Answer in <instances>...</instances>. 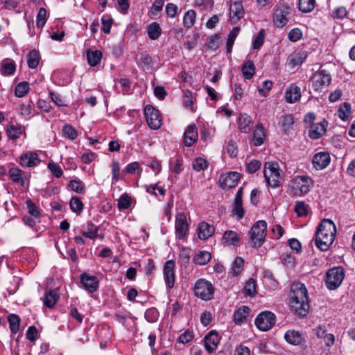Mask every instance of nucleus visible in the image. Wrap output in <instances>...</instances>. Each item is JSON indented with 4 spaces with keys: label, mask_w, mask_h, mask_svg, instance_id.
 Instances as JSON below:
<instances>
[{
    "label": "nucleus",
    "mask_w": 355,
    "mask_h": 355,
    "mask_svg": "<svg viewBox=\"0 0 355 355\" xmlns=\"http://www.w3.org/2000/svg\"><path fill=\"white\" fill-rule=\"evenodd\" d=\"M98 228L92 223H87L85 230L83 232V234L91 239H95L98 236Z\"/></svg>",
    "instance_id": "nucleus-39"
},
{
    "label": "nucleus",
    "mask_w": 355,
    "mask_h": 355,
    "mask_svg": "<svg viewBox=\"0 0 355 355\" xmlns=\"http://www.w3.org/2000/svg\"><path fill=\"white\" fill-rule=\"evenodd\" d=\"M272 86V82L270 80H265L259 87L258 90L263 96H266Z\"/></svg>",
    "instance_id": "nucleus-62"
},
{
    "label": "nucleus",
    "mask_w": 355,
    "mask_h": 355,
    "mask_svg": "<svg viewBox=\"0 0 355 355\" xmlns=\"http://www.w3.org/2000/svg\"><path fill=\"white\" fill-rule=\"evenodd\" d=\"M69 205L72 211L76 214H80L83 209V204L78 197L71 198Z\"/></svg>",
    "instance_id": "nucleus-48"
},
{
    "label": "nucleus",
    "mask_w": 355,
    "mask_h": 355,
    "mask_svg": "<svg viewBox=\"0 0 355 355\" xmlns=\"http://www.w3.org/2000/svg\"><path fill=\"white\" fill-rule=\"evenodd\" d=\"M313 88L315 91H321L329 86L331 82V76L325 70L321 69L315 73L312 77Z\"/></svg>",
    "instance_id": "nucleus-10"
},
{
    "label": "nucleus",
    "mask_w": 355,
    "mask_h": 355,
    "mask_svg": "<svg viewBox=\"0 0 355 355\" xmlns=\"http://www.w3.org/2000/svg\"><path fill=\"white\" fill-rule=\"evenodd\" d=\"M336 227L332 220L324 219L315 233V245L322 251L327 250L334 243Z\"/></svg>",
    "instance_id": "nucleus-2"
},
{
    "label": "nucleus",
    "mask_w": 355,
    "mask_h": 355,
    "mask_svg": "<svg viewBox=\"0 0 355 355\" xmlns=\"http://www.w3.org/2000/svg\"><path fill=\"white\" fill-rule=\"evenodd\" d=\"M193 291L196 296L207 301L213 297L214 288L210 282L205 279H200L196 282Z\"/></svg>",
    "instance_id": "nucleus-7"
},
{
    "label": "nucleus",
    "mask_w": 355,
    "mask_h": 355,
    "mask_svg": "<svg viewBox=\"0 0 355 355\" xmlns=\"http://www.w3.org/2000/svg\"><path fill=\"white\" fill-rule=\"evenodd\" d=\"M315 6V0H300L299 9L305 13L311 12Z\"/></svg>",
    "instance_id": "nucleus-43"
},
{
    "label": "nucleus",
    "mask_w": 355,
    "mask_h": 355,
    "mask_svg": "<svg viewBox=\"0 0 355 355\" xmlns=\"http://www.w3.org/2000/svg\"><path fill=\"white\" fill-rule=\"evenodd\" d=\"M211 259V254L207 251H201L198 253L193 259V261L198 265L203 266L207 263Z\"/></svg>",
    "instance_id": "nucleus-40"
},
{
    "label": "nucleus",
    "mask_w": 355,
    "mask_h": 355,
    "mask_svg": "<svg viewBox=\"0 0 355 355\" xmlns=\"http://www.w3.org/2000/svg\"><path fill=\"white\" fill-rule=\"evenodd\" d=\"M207 48L213 51H216L220 46V38L217 35L207 38Z\"/></svg>",
    "instance_id": "nucleus-57"
},
{
    "label": "nucleus",
    "mask_w": 355,
    "mask_h": 355,
    "mask_svg": "<svg viewBox=\"0 0 355 355\" xmlns=\"http://www.w3.org/2000/svg\"><path fill=\"white\" fill-rule=\"evenodd\" d=\"M239 31H240V28L237 27V26L234 27L230 31V33L228 35V38H227V44H226L227 53L232 52V46L234 45L235 39L237 37V35H239Z\"/></svg>",
    "instance_id": "nucleus-44"
},
{
    "label": "nucleus",
    "mask_w": 355,
    "mask_h": 355,
    "mask_svg": "<svg viewBox=\"0 0 355 355\" xmlns=\"http://www.w3.org/2000/svg\"><path fill=\"white\" fill-rule=\"evenodd\" d=\"M252 118L245 113L241 114L238 120L240 130L243 133H248L252 129Z\"/></svg>",
    "instance_id": "nucleus-26"
},
{
    "label": "nucleus",
    "mask_w": 355,
    "mask_h": 355,
    "mask_svg": "<svg viewBox=\"0 0 355 355\" xmlns=\"http://www.w3.org/2000/svg\"><path fill=\"white\" fill-rule=\"evenodd\" d=\"M302 37V32L300 28H295L291 30L288 34V40L291 42H297Z\"/></svg>",
    "instance_id": "nucleus-58"
},
{
    "label": "nucleus",
    "mask_w": 355,
    "mask_h": 355,
    "mask_svg": "<svg viewBox=\"0 0 355 355\" xmlns=\"http://www.w3.org/2000/svg\"><path fill=\"white\" fill-rule=\"evenodd\" d=\"M8 175L14 182L24 185L25 175L21 170L17 167L11 168L8 171Z\"/></svg>",
    "instance_id": "nucleus-31"
},
{
    "label": "nucleus",
    "mask_w": 355,
    "mask_h": 355,
    "mask_svg": "<svg viewBox=\"0 0 355 355\" xmlns=\"http://www.w3.org/2000/svg\"><path fill=\"white\" fill-rule=\"evenodd\" d=\"M130 200L131 198L130 196L127 194H123L118 200V208L121 210L128 209L130 206Z\"/></svg>",
    "instance_id": "nucleus-51"
},
{
    "label": "nucleus",
    "mask_w": 355,
    "mask_h": 355,
    "mask_svg": "<svg viewBox=\"0 0 355 355\" xmlns=\"http://www.w3.org/2000/svg\"><path fill=\"white\" fill-rule=\"evenodd\" d=\"M351 115V105L348 103H342L338 110V116L343 121H347Z\"/></svg>",
    "instance_id": "nucleus-37"
},
{
    "label": "nucleus",
    "mask_w": 355,
    "mask_h": 355,
    "mask_svg": "<svg viewBox=\"0 0 355 355\" xmlns=\"http://www.w3.org/2000/svg\"><path fill=\"white\" fill-rule=\"evenodd\" d=\"M8 320L9 322V326L10 331L13 334H16L19 329V324H20V319L18 317V315L15 314H10L8 317Z\"/></svg>",
    "instance_id": "nucleus-46"
},
{
    "label": "nucleus",
    "mask_w": 355,
    "mask_h": 355,
    "mask_svg": "<svg viewBox=\"0 0 355 355\" xmlns=\"http://www.w3.org/2000/svg\"><path fill=\"white\" fill-rule=\"evenodd\" d=\"M345 272L342 267L329 269L326 273L325 285L329 290L336 289L343 281Z\"/></svg>",
    "instance_id": "nucleus-6"
},
{
    "label": "nucleus",
    "mask_w": 355,
    "mask_h": 355,
    "mask_svg": "<svg viewBox=\"0 0 355 355\" xmlns=\"http://www.w3.org/2000/svg\"><path fill=\"white\" fill-rule=\"evenodd\" d=\"M307 58L305 51H295L288 58V64L293 68L301 65Z\"/></svg>",
    "instance_id": "nucleus-27"
},
{
    "label": "nucleus",
    "mask_w": 355,
    "mask_h": 355,
    "mask_svg": "<svg viewBox=\"0 0 355 355\" xmlns=\"http://www.w3.org/2000/svg\"><path fill=\"white\" fill-rule=\"evenodd\" d=\"M40 162L38 155L33 152H28L20 157V164L26 167H32Z\"/></svg>",
    "instance_id": "nucleus-21"
},
{
    "label": "nucleus",
    "mask_w": 355,
    "mask_h": 355,
    "mask_svg": "<svg viewBox=\"0 0 355 355\" xmlns=\"http://www.w3.org/2000/svg\"><path fill=\"white\" fill-rule=\"evenodd\" d=\"M294 120L291 114L284 115L282 119V127L284 132H288L291 128Z\"/></svg>",
    "instance_id": "nucleus-54"
},
{
    "label": "nucleus",
    "mask_w": 355,
    "mask_h": 355,
    "mask_svg": "<svg viewBox=\"0 0 355 355\" xmlns=\"http://www.w3.org/2000/svg\"><path fill=\"white\" fill-rule=\"evenodd\" d=\"M40 62V53L36 50L30 51L28 58V65L31 69H35L37 67Z\"/></svg>",
    "instance_id": "nucleus-45"
},
{
    "label": "nucleus",
    "mask_w": 355,
    "mask_h": 355,
    "mask_svg": "<svg viewBox=\"0 0 355 355\" xmlns=\"http://www.w3.org/2000/svg\"><path fill=\"white\" fill-rule=\"evenodd\" d=\"M256 284L253 279H250L244 287V293L248 296H252L256 293Z\"/></svg>",
    "instance_id": "nucleus-50"
},
{
    "label": "nucleus",
    "mask_w": 355,
    "mask_h": 355,
    "mask_svg": "<svg viewBox=\"0 0 355 355\" xmlns=\"http://www.w3.org/2000/svg\"><path fill=\"white\" fill-rule=\"evenodd\" d=\"M331 161L330 155L327 152H320L316 153L312 159L313 167L316 170H322L327 168Z\"/></svg>",
    "instance_id": "nucleus-16"
},
{
    "label": "nucleus",
    "mask_w": 355,
    "mask_h": 355,
    "mask_svg": "<svg viewBox=\"0 0 355 355\" xmlns=\"http://www.w3.org/2000/svg\"><path fill=\"white\" fill-rule=\"evenodd\" d=\"M175 228L176 237L179 239H184L189 230L187 216L184 213L180 212L176 215Z\"/></svg>",
    "instance_id": "nucleus-13"
},
{
    "label": "nucleus",
    "mask_w": 355,
    "mask_h": 355,
    "mask_svg": "<svg viewBox=\"0 0 355 355\" xmlns=\"http://www.w3.org/2000/svg\"><path fill=\"white\" fill-rule=\"evenodd\" d=\"M46 21V10L44 8H40L37 19H36V24L38 28H42Z\"/></svg>",
    "instance_id": "nucleus-49"
},
{
    "label": "nucleus",
    "mask_w": 355,
    "mask_h": 355,
    "mask_svg": "<svg viewBox=\"0 0 355 355\" xmlns=\"http://www.w3.org/2000/svg\"><path fill=\"white\" fill-rule=\"evenodd\" d=\"M290 306L292 311L301 317H304L308 313L309 302L307 290L304 284L295 282L291 285Z\"/></svg>",
    "instance_id": "nucleus-1"
},
{
    "label": "nucleus",
    "mask_w": 355,
    "mask_h": 355,
    "mask_svg": "<svg viewBox=\"0 0 355 355\" xmlns=\"http://www.w3.org/2000/svg\"><path fill=\"white\" fill-rule=\"evenodd\" d=\"M255 73V67L254 63L248 60L244 63L242 67V73L246 79H251Z\"/></svg>",
    "instance_id": "nucleus-38"
},
{
    "label": "nucleus",
    "mask_w": 355,
    "mask_h": 355,
    "mask_svg": "<svg viewBox=\"0 0 355 355\" xmlns=\"http://www.w3.org/2000/svg\"><path fill=\"white\" fill-rule=\"evenodd\" d=\"M240 238L237 233L233 230L225 231L222 237V242L224 245L227 246H238Z\"/></svg>",
    "instance_id": "nucleus-25"
},
{
    "label": "nucleus",
    "mask_w": 355,
    "mask_h": 355,
    "mask_svg": "<svg viewBox=\"0 0 355 355\" xmlns=\"http://www.w3.org/2000/svg\"><path fill=\"white\" fill-rule=\"evenodd\" d=\"M264 36V31L261 30L252 42V46L254 49H259L261 48L263 44Z\"/></svg>",
    "instance_id": "nucleus-61"
},
{
    "label": "nucleus",
    "mask_w": 355,
    "mask_h": 355,
    "mask_svg": "<svg viewBox=\"0 0 355 355\" xmlns=\"http://www.w3.org/2000/svg\"><path fill=\"white\" fill-rule=\"evenodd\" d=\"M227 153L231 157H235L238 154V148L236 144L233 140H230L226 146Z\"/></svg>",
    "instance_id": "nucleus-60"
},
{
    "label": "nucleus",
    "mask_w": 355,
    "mask_h": 355,
    "mask_svg": "<svg viewBox=\"0 0 355 355\" xmlns=\"http://www.w3.org/2000/svg\"><path fill=\"white\" fill-rule=\"evenodd\" d=\"M49 96L52 100V101L58 106H67V104L64 103V101L62 99V96L56 94L53 92H51L49 93Z\"/></svg>",
    "instance_id": "nucleus-63"
},
{
    "label": "nucleus",
    "mask_w": 355,
    "mask_h": 355,
    "mask_svg": "<svg viewBox=\"0 0 355 355\" xmlns=\"http://www.w3.org/2000/svg\"><path fill=\"white\" fill-rule=\"evenodd\" d=\"M244 265V259L242 257H237L232 263L229 272L232 276L239 275L243 270Z\"/></svg>",
    "instance_id": "nucleus-32"
},
{
    "label": "nucleus",
    "mask_w": 355,
    "mask_h": 355,
    "mask_svg": "<svg viewBox=\"0 0 355 355\" xmlns=\"http://www.w3.org/2000/svg\"><path fill=\"white\" fill-rule=\"evenodd\" d=\"M250 308L243 306L239 308L234 313V321L236 324L243 323L248 317L250 313Z\"/></svg>",
    "instance_id": "nucleus-30"
},
{
    "label": "nucleus",
    "mask_w": 355,
    "mask_h": 355,
    "mask_svg": "<svg viewBox=\"0 0 355 355\" xmlns=\"http://www.w3.org/2000/svg\"><path fill=\"white\" fill-rule=\"evenodd\" d=\"M267 223L265 220H259L252 227L250 232V241L254 248L262 245L266 235Z\"/></svg>",
    "instance_id": "nucleus-5"
},
{
    "label": "nucleus",
    "mask_w": 355,
    "mask_h": 355,
    "mask_svg": "<svg viewBox=\"0 0 355 355\" xmlns=\"http://www.w3.org/2000/svg\"><path fill=\"white\" fill-rule=\"evenodd\" d=\"M6 134L9 139L15 140L22 134L21 127L13 123H10L6 129Z\"/></svg>",
    "instance_id": "nucleus-35"
},
{
    "label": "nucleus",
    "mask_w": 355,
    "mask_h": 355,
    "mask_svg": "<svg viewBox=\"0 0 355 355\" xmlns=\"http://www.w3.org/2000/svg\"><path fill=\"white\" fill-rule=\"evenodd\" d=\"M301 97V89L295 85H291L286 88L285 92V98L286 102L293 103L298 101Z\"/></svg>",
    "instance_id": "nucleus-23"
},
{
    "label": "nucleus",
    "mask_w": 355,
    "mask_h": 355,
    "mask_svg": "<svg viewBox=\"0 0 355 355\" xmlns=\"http://www.w3.org/2000/svg\"><path fill=\"white\" fill-rule=\"evenodd\" d=\"M102 53L100 51H88L87 53V62L91 67L98 64L102 58Z\"/></svg>",
    "instance_id": "nucleus-34"
},
{
    "label": "nucleus",
    "mask_w": 355,
    "mask_h": 355,
    "mask_svg": "<svg viewBox=\"0 0 355 355\" xmlns=\"http://www.w3.org/2000/svg\"><path fill=\"white\" fill-rule=\"evenodd\" d=\"M261 162L257 159H252L246 164V171L249 173H254L261 168Z\"/></svg>",
    "instance_id": "nucleus-56"
},
{
    "label": "nucleus",
    "mask_w": 355,
    "mask_h": 355,
    "mask_svg": "<svg viewBox=\"0 0 355 355\" xmlns=\"http://www.w3.org/2000/svg\"><path fill=\"white\" fill-rule=\"evenodd\" d=\"M315 119V114L313 113H309L305 116L304 120L311 123L309 130V136L313 139H317L322 136L326 132L327 121L323 120L320 123H313Z\"/></svg>",
    "instance_id": "nucleus-8"
},
{
    "label": "nucleus",
    "mask_w": 355,
    "mask_h": 355,
    "mask_svg": "<svg viewBox=\"0 0 355 355\" xmlns=\"http://www.w3.org/2000/svg\"><path fill=\"white\" fill-rule=\"evenodd\" d=\"M112 174V182L116 183L119 179L120 175V166L119 163L117 160H113L111 164Z\"/></svg>",
    "instance_id": "nucleus-52"
},
{
    "label": "nucleus",
    "mask_w": 355,
    "mask_h": 355,
    "mask_svg": "<svg viewBox=\"0 0 355 355\" xmlns=\"http://www.w3.org/2000/svg\"><path fill=\"white\" fill-rule=\"evenodd\" d=\"M30 89L29 84L27 82H21L15 87V95L17 97H24L27 94Z\"/></svg>",
    "instance_id": "nucleus-47"
},
{
    "label": "nucleus",
    "mask_w": 355,
    "mask_h": 355,
    "mask_svg": "<svg viewBox=\"0 0 355 355\" xmlns=\"http://www.w3.org/2000/svg\"><path fill=\"white\" fill-rule=\"evenodd\" d=\"M16 70L15 62L9 58L4 59L1 62L0 73L3 76H11Z\"/></svg>",
    "instance_id": "nucleus-28"
},
{
    "label": "nucleus",
    "mask_w": 355,
    "mask_h": 355,
    "mask_svg": "<svg viewBox=\"0 0 355 355\" xmlns=\"http://www.w3.org/2000/svg\"><path fill=\"white\" fill-rule=\"evenodd\" d=\"M240 179V174L237 172H230L222 175L219 179L220 187L224 189L234 187Z\"/></svg>",
    "instance_id": "nucleus-14"
},
{
    "label": "nucleus",
    "mask_w": 355,
    "mask_h": 355,
    "mask_svg": "<svg viewBox=\"0 0 355 355\" xmlns=\"http://www.w3.org/2000/svg\"><path fill=\"white\" fill-rule=\"evenodd\" d=\"M347 11L345 7H338L336 8L333 12V17L337 19H344L347 17Z\"/></svg>",
    "instance_id": "nucleus-64"
},
{
    "label": "nucleus",
    "mask_w": 355,
    "mask_h": 355,
    "mask_svg": "<svg viewBox=\"0 0 355 355\" xmlns=\"http://www.w3.org/2000/svg\"><path fill=\"white\" fill-rule=\"evenodd\" d=\"M60 298V295L55 290H49L45 292L43 297V302L48 308H52Z\"/></svg>",
    "instance_id": "nucleus-29"
},
{
    "label": "nucleus",
    "mask_w": 355,
    "mask_h": 355,
    "mask_svg": "<svg viewBox=\"0 0 355 355\" xmlns=\"http://www.w3.org/2000/svg\"><path fill=\"white\" fill-rule=\"evenodd\" d=\"M264 178L269 186L277 188L280 186L282 179V170L276 162H268L264 165Z\"/></svg>",
    "instance_id": "nucleus-4"
},
{
    "label": "nucleus",
    "mask_w": 355,
    "mask_h": 355,
    "mask_svg": "<svg viewBox=\"0 0 355 355\" xmlns=\"http://www.w3.org/2000/svg\"><path fill=\"white\" fill-rule=\"evenodd\" d=\"M214 226L203 221L199 223L197 232L200 239L206 240L214 234Z\"/></svg>",
    "instance_id": "nucleus-24"
},
{
    "label": "nucleus",
    "mask_w": 355,
    "mask_h": 355,
    "mask_svg": "<svg viewBox=\"0 0 355 355\" xmlns=\"http://www.w3.org/2000/svg\"><path fill=\"white\" fill-rule=\"evenodd\" d=\"M265 139V132L261 125H257L253 131V142L257 146H261Z\"/></svg>",
    "instance_id": "nucleus-33"
},
{
    "label": "nucleus",
    "mask_w": 355,
    "mask_h": 355,
    "mask_svg": "<svg viewBox=\"0 0 355 355\" xmlns=\"http://www.w3.org/2000/svg\"><path fill=\"white\" fill-rule=\"evenodd\" d=\"M207 166V162L201 157L196 158L193 162V168L196 171H203Z\"/></svg>",
    "instance_id": "nucleus-55"
},
{
    "label": "nucleus",
    "mask_w": 355,
    "mask_h": 355,
    "mask_svg": "<svg viewBox=\"0 0 355 355\" xmlns=\"http://www.w3.org/2000/svg\"><path fill=\"white\" fill-rule=\"evenodd\" d=\"M308 205L304 201L297 202L295 207V211L300 217L307 214Z\"/></svg>",
    "instance_id": "nucleus-53"
},
{
    "label": "nucleus",
    "mask_w": 355,
    "mask_h": 355,
    "mask_svg": "<svg viewBox=\"0 0 355 355\" xmlns=\"http://www.w3.org/2000/svg\"><path fill=\"white\" fill-rule=\"evenodd\" d=\"M275 315L268 311L260 313L255 319V324L257 327L263 331L270 329L275 324Z\"/></svg>",
    "instance_id": "nucleus-9"
},
{
    "label": "nucleus",
    "mask_w": 355,
    "mask_h": 355,
    "mask_svg": "<svg viewBox=\"0 0 355 355\" xmlns=\"http://www.w3.org/2000/svg\"><path fill=\"white\" fill-rule=\"evenodd\" d=\"M147 32L148 37L153 40H157L161 35V28L157 22H153L148 26Z\"/></svg>",
    "instance_id": "nucleus-36"
},
{
    "label": "nucleus",
    "mask_w": 355,
    "mask_h": 355,
    "mask_svg": "<svg viewBox=\"0 0 355 355\" xmlns=\"http://www.w3.org/2000/svg\"><path fill=\"white\" fill-rule=\"evenodd\" d=\"M244 15V8L241 2L236 1L230 6V19L232 24H236Z\"/></svg>",
    "instance_id": "nucleus-17"
},
{
    "label": "nucleus",
    "mask_w": 355,
    "mask_h": 355,
    "mask_svg": "<svg viewBox=\"0 0 355 355\" xmlns=\"http://www.w3.org/2000/svg\"><path fill=\"white\" fill-rule=\"evenodd\" d=\"M233 211L238 219H241L243 217L244 210L243 208L242 201L234 200Z\"/></svg>",
    "instance_id": "nucleus-59"
},
{
    "label": "nucleus",
    "mask_w": 355,
    "mask_h": 355,
    "mask_svg": "<svg viewBox=\"0 0 355 355\" xmlns=\"http://www.w3.org/2000/svg\"><path fill=\"white\" fill-rule=\"evenodd\" d=\"M313 187L312 178L308 175H296L293 177L289 189L295 196L302 197L307 194Z\"/></svg>",
    "instance_id": "nucleus-3"
},
{
    "label": "nucleus",
    "mask_w": 355,
    "mask_h": 355,
    "mask_svg": "<svg viewBox=\"0 0 355 355\" xmlns=\"http://www.w3.org/2000/svg\"><path fill=\"white\" fill-rule=\"evenodd\" d=\"M196 12L193 10H189L186 12L183 17V24L187 28H191L196 21Z\"/></svg>",
    "instance_id": "nucleus-41"
},
{
    "label": "nucleus",
    "mask_w": 355,
    "mask_h": 355,
    "mask_svg": "<svg viewBox=\"0 0 355 355\" xmlns=\"http://www.w3.org/2000/svg\"><path fill=\"white\" fill-rule=\"evenodd\" d=\"M285 340L293 345H300L305 342L302 334L298 331L288 330L284 334Z\"/></svg>",
    "instance_id": "nucleus-22"
},
{
    "label": "nucleus",
    "mask_w": 355,
    "mask_h": 355,
    "mask_svg": "<svg viewBox=\"0 0 355 355\" xmlns=\"http://www.w3.org/2000/svg\"><path fill=\"white\" fill-rule=\"evenodd\" d=\"M220 338L217 332L211 331L205 338V347L209 353L213 352L218 347Z\"/></svg>",
    "instance_id": "nucleus-20"
},
{
    "label": "nucleus",
    "mask_w": 355,
    "mask_h": 355,
    "mask_svg": "<svg viewBox=\"0 0 355 355\" xmlns=\"http://www.w3.org/2000/svg\"><path fill=\"white\" fill-rule=\"evenodd\" d=\"M291 12V8L285 3L278 5L273 17V22L278 28H282L288 22V16Z\"/></svg>",
    "instance_id": "nucleus-12"
},
{
    "label": "nucleus",
    "mask_w": 355,
    "mask_h": 355,
    "mask_svg": "<svg viewBox=\"0 0 355 355\" xmlns=\"http://www.w3.org/2000/svg\"><path fill=\"white\" fill-rule=\"evenodd\" d=\"M63 136L70 140H74L78 137L76 129L69 124H66L62 127Z\"/></svg>",
    "instance_id": "nucleus-42"
},
{
    "label": "nucleus",
    "mask_w": 355,
    "mask_h": 355,
    "mask_svg": "<svg viewBox=\"0 0 355 355\" xmlns=\"http://www.w3.org/2000/svg\"><path fill=\"white\" fill-rule=\"evenodd\" d=\"M164 276L166 286L172 288L175 284V263L173 260L167 261L164 266Z\"/></svg>",
    "instance_id": "nucleus-15"
},
{
    "label": "nucleus",
    "mask_w": 355,
    "mask_h": 355,
    "mask_svg": "<svg viewBox=\"0 0 355 355\" xmlns=\"http://www.w3.org/2000/svg\"><path fill=\"white\" fill-rule=\"evenodd\" d=\"M198 139V131L196 125L190 124L187 126L184 134V144L186 146H192Z\"/></svg>",
    "instance_id": "nucleus-18"
},
{
    "label": "nucleus",
    "mask_w": 355,
    "mask_h": 355,
    "mask_svg": "<svg viewBox=\"0 0 355 355\" xmlns=\"http://www.w3.org/2000/svg\"><path fill=\"white\" fill-rule=\"evenodd\" d=\"M144 112L148 126L151 129H159L162 125V119L159 110L148 105L146 106Z\"/></svg>",
    "instance_id": "nucleus-11"
},
{
    "label": "nucleus",
    "mask_w": 355,
    "mask_h": 355,
    "mask_svg": "<svg viewBox=\"0 0 355 355\" xmlns=\"http://www.w3.org/2000/svg\"><path fill=\"white\" fill-rule=\"evenodd\" d=\"M80 282L83 287L90 293L95 292L98 287L97 278L86 273L81 275Z\"/></svg>",
    "instance_id": "nucleus-19"
}]
</instances>
